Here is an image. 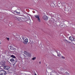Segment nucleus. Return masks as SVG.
I'll return each instance as SVG.
<instances>
[{
	"label": "nucleus",
	"mask_w": 75,
	"mask_h": 75,
	"mask_svg": "<svg viewBox=\"0 0 75 75\" xmlns=\"http://www.w3.org/2000/svg\"><path fill=\"white\" fill-rule=\"evenodd\" d=\"M16 20L19 21H25V17L23 16L21 18H16Z\"/></svg>",
	"instance_id": "obj_1"
},
{
	"label": "nucleus",
	"mask_w": 75,
	"mask_h": 75,
	"mask_svg": "<svg viewBox=\"0 0 75 75\" xmlns=\"http://www.w3.org/2000/svg\"><path fill=\"white\" fill-rule=\"evenodd\" d=\"M35 17L36 18L38 21L39 23H41V19H40V16L36 15H35Z\"/></svg>",
	"instance_id": "obj_2"
},
{
	"label": "nucleus",
	"mask_w": 75,
	"mask_h": 75,
	"mask_svg": "<svg viewBox=\"0 0 75 75\" xmlns=\"http://www.w3.org/2000/svg\"><path fill=\"white\" fill-rule=\"evenodd\" d=\"M54 6H57V2L56 1H53V3H51L50 4V6H51V7H54Z\"/></svg>",
	"instance_id": "obj_3"
},
{
	"label": "nucleus",
	"mask_w": 75,
	"mask_h": 75,
	"mask_svg": "<svg viewBox=\"0 0 75 75\" xmlns=\"http://www.w3.org/2000/svg\"><path fill=\"white\" fill-rule=\"evenodd\" d=\"M6 74V72L3 70L0 71V75H5Z\"/></svg>",
	"instance_id": "obj_4"
},
{
	"label": "nucleus",
	"mask_w": 75,
	"mask_h": 75,
	"mask_svg": "<svg viewBox=\"0 0 75 75\" xmlns=\"http://www.w3.org/2000/svg\"><path fill=\"white\" fill-rule=\"evenodd\" d=\"M58 7H59L60 9H62V8H63V6H64V5H62V4L61 3H59L58 4Z\"/></svg>",
	"instance_id": "obj_5"
},
{
	"label": "nucleus",
	"mask_w": 75,
	"mask_h": 75,
	"mask_svg": "<svg viewBox=\"0 0 75 75\" xmlns=\"http://www.w3.org/2000/svg\"><path fill=\"white\" fill-rule=\"evenodd\" d=\"M63 41L64 42H65V43H71L70 42H69L67 38H64L63 39Z\"/></svg>",
	"instance_id": "obj_6"
},
{
	"label": "nucleus",
	"mask_w": 75,
	"mask_h": 75,
	"mask_svg": "<svg viewBox=\"0 0 75 75\" xmlns=\"http://www.w3.org/2000/svg\"><path fill=\"white\" fill-rule=\"evenodd\" d=\"M42 18L44 20H47L48 19V17L47 16H44L42 17Z\"/></svg>",
	"instance_id": "obj_7"
},
{
	"label": "nucleus",
	"mask_w": 75,
	"mask_h": 75,
	"mask_svg": "<svg viewBox=\"0 0 75 75\" xmlns=\"http://www.w3.org/2000/svg\"><path fill=\"white\" fill-rule=\"evenodd\" d=\"M13 35L15 36V37H16L17 38H18L20 37V36L18 35L16 33H14L13 34Z\"/></svg>",
	"instance_id": "obj_8"
},
{
	"label": "nucleus",
	"mask_w": 75,
	"mask_h": 75,
	"mask_svg": "<svg viewBox=\"0 0 75 75\" xmlns=\"http://www.w3.org/2000/svg\"><path fill=\"white\" fill-rule=\"evenodd\" d=\"M28 43V39H26L23 41L24 44H27Z\"/></svg>",
	"instance_id": "obj_9"
},
{
	"label": "nucleus",
	"mask_w": 75,
	"mask_h": 75,
	"mask_svg": "<svg viewBox=\"0 0 75 75\" xmlns=\"http://www.w3.org/2000/svg\"><path fill=\"white\" fill-rule=\"evenodd\" d=\"M4 68L5 69H10V67L8 66H5Z\"/></svg>",
	"instance_id": "obj_10"
},
{
	"label": "nucleus",
	"mask_w": 75,
	"mask_h": 75,
	"mask_svg": "<svg viewBox=\"0 0 75 75\" xmlns=\"http://www.w3.org/2000/svg\"><path fill=\"white\" fill-rule=\"evenodd\" d=\"M59 25L60 26V27H63V28L65 27V25L64 24V23H63V24L62 23H61L59 24Z\"/></svg>",
	"instance_id": "obj_11"
},
{
	"label": "nucleus",
	"mask_w": 75,
	"mask_h": 75,
	"mask_svg": "<svg viewBox=\"0 0 75 75\" xmlns=\"http://www.w3.org/2000/svg\"><path fill=\"white\" fill-rule=\"evenodd\" d=\"M69 38V40H70V41H72V42H73V41H74V38L72 37H70Z\"/></svg>",
	"instance_id": "obj_12"
},
{
	"label": "nucleus",
	"mask_w": 75,
	"mask_h": 75,
	"mask_svg": "<svg viewBox=\"0 0 75 75\" xmlns=\"http://www.w3.org/2000/svg\"><path fill=\"white\" fill-rule=\"evenodd\" d=\"M31 56V54L28 53L27 55L25 56V57H30Z\"/></svg>",
	"instance_id": "obj_13"
},
{
	"label": "nucleus",
	"mask_w": 75,
	"mask_h": 75,
	"mask_svg": "<svg viewBox=\"0 0 75 75\" xmlns=\"http://www.w3.org/2000/svg\"><path fill=\"white\" fill-rule=\"evenodd\" d=\"M60 70V71H61L62 72H64V69H63L62 68H61Z\"/></svg>",
	"instance_id": "obj_14"
},
{
	"label": "nucleus",
	"mask_w": 75,
	"mask_h": 75,
	"mask_svg": "<svg viewBox=\"0 0 75 75\" xmlns=\"http://www.w3.org/2000/svg\"><path fill=\"white\" fill-rule=\"evenodd\" d=\"M65 11L67 12L69 11V9L68 8H66L65 9Z\"/></svg>",
	"instance_id": "obj_15"
},
{
	"label": "nucleus",
	"mask_w": 75,
	"mask_h": 75,
	"mask_svg": "<svg viewBox=\"0 0 75 75\" xmlns=\"http://www.w3.org/2000/svg\"><path fill=\"white\" fill-rule=\"evenodd\" d=\"M24 53L25 54V55H27V54H28V52H27L25 51L24 52Z\"/></svg>",
	"instance_id": "obj_16"
},
{
	"label": "nucleus",
	"mask_w": 75,
	"mask_h": 75,
	"mask_svg": "<svg viewBox=\"0 0 75 75\" xmlns=\"http://www.w3.org/2000/svg\"><path fill=\"white\" fill-rule=\"evenodd\" d=\"M9 48L11 50H13V47H11V46H9Z\"/></svg>",
	"instance_id": "obj_17"
},
{
	"label": "nucleus",
	"mask_w": 75,
	"mask_h": 75,
	"mask_svg": "<svg viewBox=\"0 0 75 75\" xmlns=\"http://www.w3.org/2000/svg\"><path fill=\"white\" fill-rule=\"evenodd\" d=\"M11 57L12 58H16V57H15V56H14V55H11Z\"/></svg>",
	"instance_id": "obj_18"
},
{
	"label": "nucleus",
	"mask_w": 75,
	"mask_h": 75,
	"mask_svg": "<svg viewBox=\"0 0 75 75\" xmlns=\"http://www.w3.org/2000/svg\"><path fill=\"white\" fill-rule=\"evenodd\" d=\"M14 61V60L13 59H10V61H11V62H13V61Z\"/></svg>",
	"instance_id": "obj_19"
},
{
	"label": "nucleus",
	"mask_w": 75,
	"mask_h": 75,
	"mask_svg": "<svg viewBox=\"0 0 75 75\" xmlns=\"http://www.w3.org/2000/svg\"><path fill=\"white\" fill-rule=\"evenodd\" d=\"M35 59H36V57H34L32 58V59L33 60V61H34Z\"/></svg>",
	"instance_id": "obj_20"
},
{
	"label": "nucleus",
	"mask_w": 75,
	"mask_h": 75,
	"mask_svg": "<svg viewBox=\"0 0 75 75\" xmlns=\"http://www.w3.org/2000/svg\"><path fill=\"white\" fill-rule=\"evenodd\" d=\"M16 13L17 14H19L20 13V12H18L17 11H16Z\"/></svg>",
	"instance_id": "obj_21"
},
{
	"label": "nucleus",
	"mask_w": 75,
	"mask_h": 75,
	"mask_svg": "<svg viewBox=\"0 0 75 75\" xmlns=\"http://www.w3.org/2000/svg\"><path fill=\"white\" fill-rule=\"evenodd\" d=\"M72 42L75 45V41L74 40Z\"/></svg>",
	"instance_id": "obj_22"
},
{
	"label": "nucleus",
	"mask_w": 75,
	"mask_h": 75,
	"mask_svg": "<svg viewBox=\"0 0 75 75\" xmlns=\"http://www.w3.org/2000/svg\"><path fill=\"white\" fill-rule=\"evenodd\" d=\"M65 74L67 75H69V73H68V72H65Z\"/></svg>",
	"instance_id": "obj_23"
},
{
	"label": "nucleus",
	"mask_w": 75,
	"mask_h": 75,
	"mask_svg": "<svg viewBox=\"0 0 75 75\" xmlns=\"http://www.w3.org/2000/svg\"><path fill=\"white\" fill-rule=\"evenodd\" d=\"M62 58L63 59H65V57H63V56H62Z\"/></svg>",
	"instance_id": "obj_24"
},
{
	"label": "nucleus",
	"mask_w": 75,
	"mask_h": 75,
	"mask_svg": "<svg viewBox=\"0 0 75 75\" xmlns=\"http://www.w3.org/2000/svg\"><path fill=\"white\" fill-rule=\"evenodd\" d=\"M13 50H16V47H13Z\"/></svg>",
	"instance_id": "obj_25"
},
{
	"label": "nucleus",
	"mask_w": 75,
	"mask_h": 75,
	"mask_svg": "<svg viewBox=\"0 0 75 75\" xmlns=\"http://www.w3.org/2000/svg\"><path fill=\"white\" fill-rule=\"evenodd\" d=\"M34 37H35V38H37V35H34Z\"/></svg>",
	"instance_id": "obj_26"
},
{
	"label": "nucleus",
	"mask_w": 75,
	"mask_h": 75,
	"mask_svg": "<svg viewBox=\"0 0 75 75\" xmlns=\"http://www.w3.org/2000/svg\"><path fill=\"white\" fill-rule=\"evenodd\" d=\"M7 40H8V41H9V40L10 39L9 38H7Z\"/></svg>",
	"instance_id": "obj_27"
},
{
	"label": "nucleus",
	"mask_w": 75,
	"mask_h": 75,
	"mask_svg": "<svg viewBox=\"0 0 75 75\" xmlns=\"http://www.w3.org/2000/svg\"><path fill=\"white\" fill-rule=\"evenodd\" d=\"M55 54H57V56H58V57H59V55H58V53H56Z\"/></svg>",
	"instance_id": "obj_28"
},
{
	"label": "nucleus",
	"mask_w": 75,
	"mask_h": 75,
	"mask_svg": "<svg viewBox=\"0 0 75 75\" xmlns=\"http://www.w3.org/2000/svg\"><path fill=\"white\" fill-rule=\"evenodd\" d=\"M31 23V21H30L29 22L28 21V23H29V24H30Z\"/></svg>",
	"instance_id": "obj_29"
},
{
	"label": "nucleus",
	"mask_w": 75,
	"mask_h": 75,
	"mask_svg": "<svg viewBox=\"0 0 75 75\" xmlns=\"http://www.w3.org/2000/svg\"><path fill=\"white\" fill-rule=\"evenodd\" d=\"M22 39L23 40H24V38H22Z\"/></svg>",
	"instance_id": "obj_30"
},
{
	"label": "nucleus",
	"mask_w": 75,
	"mask_h": 75,
	"mask_svg": "<svg viewBox=\"0 0 75 75\" xmlns=\"http://www.w3.org/2000/svg\"><path fill=\"white\" fill-rule=\"evenodd\" d=\"M65 4V3L63 2V3H62V4Z\"/></svg>",
	"instance_id": "obj_31"
},
{
	"label": "nucleus",
	"mask_w": 75,
	"mask_h": 75,
	"mask_svg": "<svg viewBox=\"0 0 75 75\" xmlns=\"http://www.w3.org/2000/svg\"><path fill=\"white\" fill-rule=\"evenodd\" d=\"M39 64H41V62H39Z\"/></svg>",
	"instance_id": "obj_32"
},
{
	"label": "nucleus",
	"mask_w": 75,
	"mask_h": 75,
	"mask_svg": "<svg viewBox=\"0 0 75 75\" xmlns=\"http://www.w3.org/2000/svg\"><path fill=\"white\" fill-rule=\"evenodd\" d=\"M4 62H5V61H4V62L3 63V64H4Z\"/></svg>",
	"instance_id": "obj_33"
},
{
	"label": "nucleus",
	"mask_w": 75,
	"mask_h": 75,
	"mask_svg": "<svg viewBox=\"0 0 75 75\" xmlns=\"http://www.w3.org/2000/svg\"><path fill=\"white\" fill-rule=\"evenodd\" d=\"M0 44H1V42H0Z\"/></svg>",
	"instance_id": "obj_34"
},
{
	"label": "nucleus",
	"mask_w": 75,
	"mask_h": 75,
	"mask_svg": "<svg viewBox=\"0 0 75 75\" xmlns=\"http://www.w3.org/2000/svg\"><path fill=\"white\" fill-rule=\"evenodd\" d=\"M29 18H30V17H28Z\"/></svg>",
	"instance_id": "obj_35"
},
{
	"label": "nucleus",
	"mask_w": 75,
	"mask_h": 75,
	"mask_svg": "<svg viewBox=\"0 0 75 75\" xmlns=\"http://www.w3.org/2000/svg\"><path fill=\"white\" fill-rule=\"evenodd\" d=\"M29 19L30 20V18H29Z\"/></svg>",
	"instance_id": "obj_36"
},
{
	"label": "nucleus",
	"mask_w": 75,
	"mask_h": 75,
	"mask_svg": "<svg viewBox=\"0 0 75 75\" xmlns=\"http://www.w3.org/2000/svg\"><path fill=\"white\" fill-rule=\"evenodd\" d=\"M30 17H31L30 16Z\"/></svg>",
	"instance_id": "obj_37"
}]
</instances>
